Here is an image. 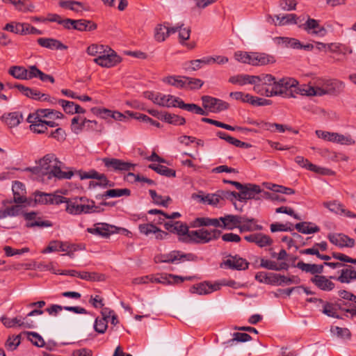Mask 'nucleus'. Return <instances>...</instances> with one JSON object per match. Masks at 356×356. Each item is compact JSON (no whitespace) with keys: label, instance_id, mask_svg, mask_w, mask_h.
<instances>
[{"label":"nucleus","instance_id":"obj_1","mask_svg":"<svg viewBox=\"0 0 356 356\" xmlns=\"http://www.w3.org/2000/svg\"><path fill=\"white\" fill-rule=\"evenodd\" d=\"M61 162L54 154H47L40 159L37 165L27 168L26 171L31 172L38 177H47V179L56 178L58 179H70L74 173L71 170L63 171L60 167Z\"/></svg>","mask_w":356,"mask_h":356},{"label":"nucleus","instance_id":"obj_2","mask_svg":"<svg viewBox=\"0 0 356 356\" xmlns=\"http://www.w3.org/2000/svg\"><path fill=\"white\" fill-rule=\"evenodd\" d=\"M63 203L66 204L65 211L71 215H81L97 211L98 208L93 200L86 197H75L67 198L65 197Z\"/></svg>","mask_w":356,"mask_h":356},{"label":"nucleus","instance_id":"obj_3","mask_svg":"<svg viewBox=\"0 0 356 356\" xmlns=\"http://www.w3.org/2000/svg\"><path fill=\"white\" fill-rule=\"evenodd\" d=\"M220 234L221 232L220 230L202 228L197 230L189 231L186 238L184 239V242L207 243L211 241L218 239Z\"/></svg>","mask_w":356,"mask_h":356},{"label":"nucleus","instance_id":"obj_4","mask_svg":"<svg viewBox=\"0 0 356 356\" xmlns=\"http://www.w3.org/2000/svg\"><path fill=\"white\" fill-rule=\"evenodd\" d=\"M298 84V81L295 79L291 77H284L279 80L276 79L275 86L274 88H271V93L270 94L273 96H283L295 97L293 95L292 91L289 92V90L296 87Z\"/></svg>","mask_w":356,"mask_h":356},{"label":"nucleus","instance_id":"obj_5","mask_svg":"<svg viewBox=\"0 0 356 356\" xmlns=\"http://www.w3.org/2000/svg\"><path fill=\"white\" fill-rule=\"evenodd\" d=\"M197 257L192 253L185 254L173 250L167 254H161L154 257L156 263H179L184 261H194Z\"/></svg>","mask_w":356,"mask_h":356},{"label":"nucleus","instance_id":"obj_6","mask_svg":"<svg viewBox=\"0 0 356 356\" xmlns=\"http://www.w3.org/2000/svg\"><path fill=\"white\" fill-rule=\"evenodd\" d=\"M239 191L240 192L237 193V199L241 202L252 199L261 200L262 190L258 185L252 184H242V188H239Z\"/></svg>","mask_w":356,"mask_h":356},{"label":"nucleus","instance_id":"obj_7","mask_svg":"<svg viewBox=\"0 0 356 356\" xmlns=\"http://www.w3.org/2000/svg\"><path fill=\"white\" fill-rule=\"evenodd\" d=\"M201 99L203 107L212 113H219L229 108L227 102L209 95L202 96Z\"/></svg>","mask_w":356,"mask_h":356},{"label":"nucleus","instance_id":"obj_8","mask_svg":"<svg viewBox=\"0 0 356 356\" xmlns=\"http://www.w3.org/2000/svg\"><path fill=\"white\" fill-rule=\"evenodd\" d=\"M94 62L104 67H111L120 62V57L111 49H106L94 59Z\"/></svg>","mask_w":356,"mask_h":356},{"label":"nucleus","instance_id":"obj_9","mask_svg":"<svg viewBox=\"0 0 356 356\" xmlns=\"http://www.w3.org/2000/svg\"><path fill=\"white\" fill-rule=\"evenodd\" d=\"M249 263L243 258L238 255H229L220 264V268L225 267L226 268L243 270L248 268Z\"/></svg>","mask_w":356,"mask_h":356},{"label":"nucleus","instance_id":"obj_10","mask_svg":"<svg viewBox=\"0 0 356 356\" xmlns=\"http://www.w3.org/2000/svg\"><path fill=\"white\" fill-rule=\"evenodd\" d=\"M54 273L59 275H68L72 277H77L81 280L87 281H102L104 280V276L97 273H89L87 271H76L74 270L60 271L54 270Z\"/></svg>","mask_w":356,"mask_h":356},{"label":"nucleus","instance_id":"obj_11","mask_svg":"<svg viewBox=\"0 0 356 356\" xmlns=\"http://www.w3.org/2000/svg\"><path fill=\"white\" fill-rule=\"evenodd\" d=\"M302 28L307 33L324 37L327 34V30L319 24V22L312 18H308L307 20L302 25L299 26Z\"/></svg>","mask_w":356,"mask_h":356},{"label":"nucleus","instance_id":"obj_12","mask_svg":"<svg viewBox=\"0 0 356 356\" xmlns=\"http://www.w3.org/2000/svg\"><path fill=\"white\" fill-rule=\"evenodd\" d=\"M102 161L107 168L115 171H129L135 166L130 162L114 158H104Z\"/></svg>","mask_w":356,"mask_h":356},{"label":"nucleus","instance_id":"obj_13","mask_svg":"<svg viewBox=\"0 0 356 356\" xmlns=\"http://www.w3.org/2000/svg\"><path fill=\"white\" fill-rule=\"evenodd\" d=\"M296 163L300 166L301 168H305L312 172H316L320 175H333V172L325 168H322L317 166L311 162L307 159H305L303 156H297L295 158Z\"/></svg>","mask_w":356,"mask_h":356},{"label":"nucleus","instance_id":"obj_14","mask_svg":"<svg viewBox=\"0 0 356 356\" xmlns=\"http://www.w3.org/2000/svg\"><path fill=\"white\" fill-rule=\"evenodd\" d=\"M221 284L218 282L211 283L210 282H203L195 284L190 289V292L198 295H207L220 289Z\"/></svg>","mask_w":356,"mask_h":356},{"label":"nucleus","instance_id":"obj_15","mask_svg":"<svg viewBox=\"0 0 356 356\" xmlns=\"http://www.w3.org/2000/svg\"><path fill=\"white\" fill-rule=\"evenodd\" d=\"M77 246L74 244H70L67 242L53 241L49 243L48 246L42 251V253L47 254L52 252H75Z\"/></svg>","mask_w":356,"mask_h":356},{"label":"nucleus","instance_id":"obj_16","mask_svg":"<svg viewBox=\"0 0 356 356\" xmlns=\"http://www.w3.org/2000/svg\"><path fill=\"white\" fill-rule=\"evenodd\" d=\"M320 81H323V88H321L323 90V95L327 94L337 95L341 93L345 87L343 82L337 79Z\"/></svg>","mask_w":356,"mask_h":356},{"label":"nucleus","instance_id":"obj_17","mask_svg":"<svg viewBox=\"0 0 356 356\" xmlns=\"http://www.w3.org/2000/svg\"><path fill=\"white\" fill-rule=\"evenodd\" d=\"M164 227L168 231L177 234L181 237L180 240L183 242L184 239L186 238V236L189 233L187 225L180 221L169 220L164 222Z\"/></svg>","mask_w":356,"mask_h":356},{"label":"nucleus","instance_id":"obj_18","mask_svg":"<svg viewBox=\"0 0 356 356\" xmlns=\"http://www.w3.org/2000/svg\"><path fill=\"white\" fill-rule=\"evenodd\" d=\"M343 268L340 270V275L336 277L331 276L330 278L337 280L343 284H349L356 280V268L351 265L344 264Z\"/></svg>","mask_w":356,"mask_h":356},{"label":"nucleus","instance_id":"obj_19","mask_svg":"<svg viewBox=\"0 0 356 356\" xmlns=\"http://www.w3.org/2000/svg\"><path fill=\"white\" fill-rule=\"evenodd\" d=\"M327 238L332 244L342 248H353L355 246V240L344 234H329Z\"/></svg>","mask_w":356,"mask_h":356},{"label":"nucleus","instance_id":"obj_20","mask_svg":"<svg viewBox=\"0 0 356 356\" xmlns=\"http://www.w3.org/2000/svg\"><path fill=\"white\" fill-rule=\"evenodd\" d=\"M34 67L35 65H31L29 67V69H26L21 66H13L9 70V74L17 79H31L35 78V74L33 70Z\"/></svg>","mask_w":356,"mask_h":356},{"label":"nucleus","instance_id":"obj_21","mask_svg":"<svg viewBox=\"0 0 356 356\" xmlns=\"http://www.w3.org/2000/svg\"><path fill=\"white\" fill-rule=\"evenodd\" d=\"M35 201L40 204H60L65 200V197L58 195L38 192L35 193Z\"/></svg>","mask_w":356,"mask_h":356},{"label":"nucleus","instance_id":"obj_22","mask_svg":"<svg viewBox=\"0 0 356 356\" xmlns=\"http://www.w3.org/2000/svg\"><path fill=\"white\" fill-rule=\"evenodd\" d=\"M138 229L140 232L145 236L154 234L155 238L158 240H162L168 235V233L161 230L152 223L140 224L138 226Z\"/></svg>","mask_w":356,"mask_h":356},{"label":"nucleus","instance_id":"obj_23","mask_svg":"<svg viewBox=\"0 0 356 356\" xmlns=\"http://www.w3.org/2000/svg\"><path fill=\"white\" fill-rule=\"evenodd\" d=\"M191 279L192 277H181L172 274H166L165 275H160L159 277H155L152 275L151 282H156L165 284L172 283H181L185 280H191Z\"/></svg>","mask_w":356,"mask_h":356},{"label":"nucleus","instance_id":"obj_24","mask_svg":"<svg viewBox=\"0 0 356 356\" xmlns=\"http://www.w3.org/2000/svg\"><path fill=\"white\" fill-rule=\"evenodd\" d=\"M1 321L7 327H13L16 325L24 328H33L34 327L33 321H31L29 322L26 318H22V317H15L10 318L7 317H2Z\"/></svg>","mask_w":356,"mask_h":356},{"label":"nucleus","instance_id":"obj_25","mask_svg":"<svg viewBox=\"0 0 356 356\" xmlns=\"http://www.w3.org/2000/svg\"><path fill=\"white\" fill-rule=\"evenodd\" d=\"M275 60L273 56L265 53L251 52L250 64L252 65H265L273 63Z\"/></svg>","mask_w":356,"mask_h":356},{"label":"nucleus","instance_id":"obj_26","mask_svg":"<svg viewBox=\"0 0 356 356\" xmlns=\"http://www.w3.org/2000/svg\"><path fill=\"white\" fill-rule=\"evenodd\" d=\"M275 17L276 18V22L270 15L268 17V21L270 22V20H271L275 26H285L298 24V20L299 18L295 14H286L282 17H280V15H275Z\"/></svg>","mask_w":356,"mask_h":356},{"label":"nucleus","instance_id":"obj_27","mask_svg":"<svg viewBox=\"0 0 356 356\" xmlns=\"http://www.w3.org/2000/svg\"><path fill=\"white\" fill-rule=\"evenodd\" d=\"M63 309H65L66 311L72 312L76 314H86L87 311L80 307H72V306H65L62 307L58 305H51L50 307H47L46 309V311L48 312L49 315L51 316H56L58 313L61 312Z\"/></svg>","mask_w":356,"mask_h":356},{"label":"nucleus","instance_id":"obj_28","mask_svg":"<svg viewBox=\"0 0 356 356\" xmlns=\"http://www.w3.org/2000/svg\"><path fill=\"white\" fill-rule=\"evenodd\" d=\"M220 220L222 222V228L232 230L238 228L239 224L243 223V218H241V216L226 215L224 217H220Z\"/></svg>","mask_w":356,"mask_h":356},{"label":"nucleus","instance_id":"obj_29","mask_svg":"<svg viewBox=\"0 0 356 356\" xmlns=\"http://www.w3.org/2000/svg\"><path fill=\"white\" fill-rule=\"evenodd\" d=\"M311 282L318 289L325 291H332L335 284L324 275H316L311 279Z\"/></svg>","mask_w":356,"mask_h":356},{"label":"nucleus","instance_id":"obj_30","mask_svg":"<svg viewBox=\"0 0 356 356\" xmlns=\"http://www.w3.org/2000/svg\"><path fill=\"white\" fill-rule=\"evenodd\" d=\"M13 192V201L15 203H24L26 202V198L24 195L25 188L22 183L19 181H15L12 186Z\"/></svg>","mask_w":356,"mask_h":356},{"label":"nucleus","instance_id":"obj_31","mask_svg":"<svg viewBox=\"0 0 356 356\" xmlns=\"http://www.w3.org/2000/svg\"><path fill=\"white\" fill-rule=\"evenodd\" d=\"M38 43L43 47L49 49H65L67 47L59 40L54 38H40L37 40Z\"/></svg>","mask_w":356,"mask_h":356},{"label":"nucleus","instance_id":"obj_32","mask_svg":"<svg viewBox=\"0 0 356 356\" xmlns=\"http://www.w3.org/2000/svg\"><path fill=\"white\" fill-rule=\"evenodd\" d=\"M97 29V24L90 20L74 19L72 29L79 31H90Z\"/></svg>","mask_w":356,"mask_h":356},{"label":"nucleus","instance_id":"obj_33","mask_svg":"<svg viewBox=\"0 0 356 356\" xmlns=\"http://www.w3.org/2000/svg\"><path fill=\"white\" fill-rule=\"evenodd\" d=\"M180 99L179 97L173 95L160 93L157 104L163 107H177V104H179Z\"/></svg>","mask_w":356,"mask_h":356},{"label":"nucleus","instance_id":"obj_34","mask_svg":"<svg viewBox=\"0 0 356 356\" xmlns=\"http://www.w3.org/2000/svg\"><path fill=\"white\" fill-rule=\"evenodd\" d=\"M219 197L220 196H219V195H218L217 192L215 193L207 194V195H200V194L193 195V197L198 200L200 202L207 203L208 204H210L212 206H216L218 204H221Z\"/></svg>","mask_w":356,"mask_h":356},{"label":"nucleus","instance_id":"obj_35","mask_svg":"<svg viewBox=\"0 0 356 356\" xmlns=\"http://www.w3.org/2000/svg\"><path fill=\"white\" fill-rule=\"evenodd\" d=\"M131 191L129 188H115L106 191L104 194L97 196L98 199H106L107 197H118L129 196Z\"/></svg>","mask_w":356,"mask_h":356},{"label":"nucleus","instance_id":"obj_36","mask_svg":"<svg viewBox=\"0 0 356 356\" xmlns=\"http://www.w3.org/2000/svg\"><path fill=\"white\" fill-rule=\"evenodd\" d=\"M295 228L300 233L309 234L316 233L320 231L318 226L311 222H302L296 224Z\"/></svg>","mask_w":356,"mask_h":356},{"label":"nucleus","instance_id":"obj_37","mask_svg":"<svg viewBox=\"0 0 356 356\" xmlns=\"http://www.w3.org/2000/svg\"><path fill=\"white\" fill-rule=\"evenodd\" d=\"M323 266L324 265L306 264L303 261H299L296 264V267L298 268L304 272L310 273L313 275L322 273L323 271Z\"/></svg>","mask_w":356,"mask_h":356},{"label":"nucleus","instance_id":"obj_38","mask_svg":"<svg viewBox=\"0 0 356 356\" xmlns=\"http://www.w3.org/2000/svg\"><path fill=\"white\" fill-rule=\"evenodd\" d=\"M229 82L232 84L244 86L247 83H254V76L248 74H238L229 79Z\"/></svg>","mask_w":356,"mask_h":356},{"label":"nucleus","instance_id":"obj_39","mask_svg":"<svg viewBox=\"0 0 356 356\" xmlns=\"http://www.w3.org/2000/svg\"><path fill=\"white\" fill-rule=\"evenodd\" d=\"M2 118L6 124L10 127H14L20 123L23 117L22 115L19 112H12L7 115H3Z\"/></svg>","mask_w":356,"mask_h":356},{"label":"nucleus","instance_id":"obj_40","mask_svg":"<svg viewBox=\"0 0 356 356\" xmlns=\"http://www.w3.org/2000/svg\"><path fill=\"white\" fill-rule=\"evenodd\" d=\"M112 226L106 223L98 224L95 227L93 228H88L87 231L89 233L99 235L104 237H108L110 236L111 232L110 231V228Z\"/></svg>","mask_w":356,"mask_h":356},{"label":"nucleus","instance_id":"obj_41","mask_svg":"<svg viewBox=\"0 0 356 356\" xmlns=\"http://www.w3.org/2000/svg\"><path fill=\"white\" fill-rule=\"evenodd\" d=\"M60 7L67 8L75 13H80L84 10L83 4L76 1H60L58 3Z\"/></svg>","mask_w":356,"mask_h":356},{"label":"nucleus","instance_id":"obj_42","mask_svg":"<svg viewBox=\"0 0 356 356\" xmlns=\"http://www.w3.org/2000/svg\"><path fill=\"white\" fill-rule=\"evenodd\" d=\"M177 107L189 112H192L198 115H206L207 113L201 107L195 104H185L181 99L179 104H177Z\"/></svg>","mask_w":356,"mask_h":356},{"label":"nucleus","instance_id":"obj_43","mask_svg":"<svg viewBox=\"0 0 356 356\" xmlns=\"http://www.w3.org/2000/svg\"><path fill=\"white\" fill-rule=\"evenodd\" d=\"M186 77L180 76H169L163 79V81L177 88H186Z\"/></svg>","mask_w":356,"mask_h":356},{"label":"nucleus","instance_id":"obj_44","mask_svg":"<svg viewBox=\"0 0 356 356\" xmlns=\"http://www.w3.org/2000/svg\"><path fill=\"white\" fill-rule=\"evenodd\" d=\"M257 81L261 82L264 87L271 88L275 87L276 79L271 74H262L259 76H254V83Z\"/></svg>","mask_w":356,"mask_h":356},{"label":"nucleus","instance_id":"obj_45","mask_svg":"<svg viewBox=\"0 0 356 356\" xmlns=\"http://www.w3.org/2000/svg\"><path fill=\"white\" fill-rule=\"evenodd\" d=\"M279 44H283L285 47H291L293 49H301V42L296 38H287V37H279L277 38Z\"/></svg>","mask_w":356,"mask_h":356},{"label":"nucleus","instance_id":"obj_46","mask_svg":"<svg viewBox=\"0 0 356 356\" xmlns=\"http://www.w3.org/2000/svg\"><path fill=\"white\" fill-rule=\"evenodd\" d=\"M161 120H163L169 124H172L174 125H182L184 124L186 122V120L184 118L168 113H163Z\"/></svg>","mask_w":356,"mask_h":356},{"label":"nucleus","instance_id":"obj_47","mask_svg":"<svg viewBox=\"0 0 356 356\" xmlns=\"http://www.w3.org/2000/svg\"><path fill=\"white\" fill-rule=\"evenodd\" d=\"M149 193L152 199L154 204L161 205L163 207H168L169 202L172 201L169 196L163 197L161 195H158L154 190H149Z\"/></svg>","mask_w":356,"mask_h":356},{"label":"nucleus","instance_id":"obj_48","mask_svg":"<svg viewBox=\"0 0 356 356\" xmlns=\"http://www.w3.org/2000/svg\"><path fill=\"white\" fill-rule=\"evenodd\" d=\"M322 312L330 317L342 318V317L338 314L336 310V306H334L333 303L323 302Z\"/></svg>","mask_w":356,"mask_h":356},{"label":"nucleus","instance_id":"obj_49","mask_svg":"<svg viewBox=\"0 0 356 356\" xmlns=\"http://www.w3.org/2000/svg\"><path fill=\"white\" fill-rule=\"evenodd\" d=\"M81 118L79 116L74 117L72 120L71 129L76 134H79L83 130L88 121L87 119L84 118L79 122Z\"/></svg>","mask_w":356,"mask_h":356},{"label":"nucleus","instance_id":"obj_50","mask_svg":"<svg viewBox=\"0 0 356 356\" xmlns=\"http://www.w3.org/2000/svg\"><path fill=\"white\" fill-rule=\"evenodd\" d=\"M3 31H9L15 34L22 35L23 23L12 22L6 24L3 28Z\"/></svg>","mask_w":356,"mask_h":356},{"label":"nucleus","instance_id":"obj_51","mask_svg":"<svg viewBox=\"0 0 356 356\" xmlns=\"http://www.w3.org/2000/svg\"><path fill=\"white\" fill-rule=\"evenodd\" d=\"M330 331L333 334L341 339H349L351 336L350 330L346 327H332Z\"/></svg>","mask_w":356,"mask_h":356},{"label":"nucleus","instance_id":"obj_52","mask_svg":"<svg viewBox=\"0 0 356 356\" xmlns=\"http://www.w3.org/2000/svg\"><path fill=\"white\" fill-rule=\"evenodd\" d=\"M97 180L98 181H91L90 186H99L103 188H107L113 187L115 185L114 182L109 181L104 174H100Z\"/></svg>","mask_w":356,"mask_h":356},{"label":"nucleus","instance_id":"obj_53","mask_svg":"<svg viewBox=\"0 0 356 356\" xmlns=\"http://www.w3.org/2000/svg\"><path fill=\"white\" fill-rule=\"evenodd\" d=\"M168 36L166 26H163L161 24L156 26L154 29V38L157 42H163Z\"/></svg>","mask_w":356,"mask_h":356},{"label":"nucleus","instance_id":"obj_54","mask_svg":"<svg viewBox=\"0 0 356 356\" xmlns=\"http://www.w3.org/2000/svg\"><path fill=\"white\" fill-rule=\"evenodd\" d=\"M204 84V82L196 78L186 77V89L197 90L200 88Z\"/></svg>","mask_w":356,"mask_h":356},{"label":"nucleus","instance_id":"obj_55","mask_svg":"<svg viewBox=\"0 0 356 356\" xmlns=\"http://www.w3.org/2000/svg\"><path fill=\"white\" fill-rule=\"evenodd\" d=\"M21 208L19 206H13L8 207L3 210L0 211V219L5 218L8 216H18Z\"/></svg>","mask_w":356,"mask_h":356},{"label":"nucleus","instance_id":"obj_56","mask_svg":"<svg viewBox=\"0 0 356 356\" xmlns=\"http://www.w3.org/2000/svg\"><path fill=\"white\" fill-rule=\"evenodd\" d=\"M108 327V320L102 318H97L94 324L95 330L99 333L104 334Z\"/></svg>","mask_w":356,"mask_h":356},{"label":"nucleus","instance_id":"obj_57","mask_svg":"<svg viewBox=\"0 0 356 356\" xmlns=\"http://www.w3.org/2000/svg\"><path fill=\"white\" fill-rule=\"evenodd\" d=\"M255 243L258 246L263 248L270 245L273 243V240L268 235L264 234L262 233H257V237Z\"/></svg>","mask_w":356,"mask_h":356},{"label":"nucleus","instance_id":"obj_58","mask_svg":"<svg viewBox=\"0 0 356 356\" xmlns=\"http://www.w3.org/2000/svg\"><path fill=\"white\" fill-rule=\"evenodd\" d=\"M29 339L31 341V343L38 347H44L45 346V342L43 338L37 332H28Z\"/></svg>","mask_w":356,"mask_h":356},{"label":"nucleus","instance_id":"obj_59","mask_svg":"<svg viewBox=\"0 0 356 356\" xmlns=\"http://www.w3.org/2000/svg\"><path fill=\"white\" fill-rule=\"evenodd\" d=\"M254 85L253 90L257 94L261 95H265L266 97H272L270 94L271 93V88L268 87H264L261 82L257 81L255 83H252Z\"/></svg>","mask_w":356,"mask_h":356},{"label":"nucleus","instance_id":"obj_60","mask_svg":"<svg viewBox=\"0 0 356 356\" xmlns=\"http://www.w3.org/2000/svg\"><path fill=\"white\" fill-rule=\"evenodd\" d=\"M252 339V337L246 333L235 332L233 334V338L230 339L228 343L233 345L235 341L237 342H246Z\"/></svg>","mask_w":356,"mask_h":356},{"label":"nucleus","instance_id":"obj_61","mask_svg":"<svg viewBox=\"0 0 356 356\" xmlns=\"http://www.w3.org/2000/svg\"><path fill=\"white\" fill-rule=\"evenodd\" d=\"M46 120L41 119L40 120H37V122L33 124H30V129L37 134H43L45 133L47 129L46 127Z\"/></svg>","mask_w":356,"mask_h":356},{"label":"nucleus","instance_id":"obj_62","mask_svg":"<svg viewBox=\"0 0 356 356\" xmlns=\"http://www.w3.org/2000/svg\"><path fill=\"white\" fill-rule=\"evenodd\" d=\"M106 50L104 45L93 44L87 48V53L90 56H99Z\"/></svg>","mask_w":356,"mask_h":356},{"label":"nucleus","instance_id":"obj_63","mask_svg":"<svg viewBox=\"0 0 356 356\" xmlns=\"http://www.w3.org/2000/svg\"><path fill=\"white\" fill-rule=\"evenodd\" d=\"M335 143L344 145H353L355 143V141L350 135H343L337 133Z\"/></svg>","mask_w":356,"mask_h":356},{"label":"nucleus","instance_id":"obj_64","mask_svg":"<svg viewBox=\"0 0 356 356\" xmlns=\"http://www.w3.org/2000/svg\"><path fill=\"white\" fill-rule=\"evenodd\" d=\"M58 103L63 107L66 113L74 114L75 113L76 104L73 102H70L64 99H59Z\"/></svg>","mask_w":356,"mask_h":356}]
</instances>
